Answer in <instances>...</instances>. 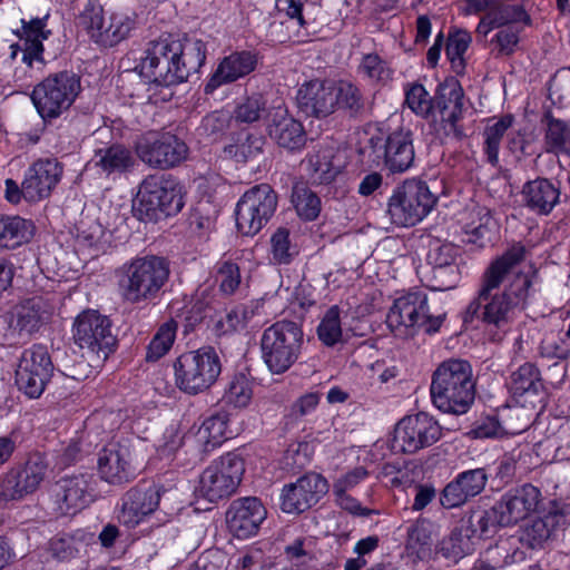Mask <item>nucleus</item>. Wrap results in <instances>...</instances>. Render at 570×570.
<instances>
[{
  "instance_id": "1",
  "label": "nucleus",
  "mask_w": 570,
  "mask_h": 570,
  "mask_svg": "<svg viewBox=\"0 0 570 570\" xmlns=\"http://www.w3.org/2000/svg\"><path fill=\"white\" fill-rule=\"evenodd\" d=\"M181 52L178 40L161 39L151 42L141 55L135 70L147 81L150 102L170 100L173 87L188 79Z\"/></svg>"
},
{
  "instance_id": "2",
  "label": "nucleus",
  "mask_w": 570,
  "mask_h": 570,
  "mask_svg": "<svg viewBox=\"0 0 570 570\" xmlns=\"http://www.w3.org/2000/svg\"><path fill=\"white\" fill-rule=\"evenodd\" d=\"M169 277L165 259L157 256L134 258L117 271L118 293L128 304L154 301Z\"/></svg>"
},
{
  "instance_id": "3",
  "label": "nucleus",
  "mask_w": 570,
  "mask_h": 570,
  "mask_svg": "<svg viewBox=\"0 0 570 570\" xmlns=\"http://www.w3.org/2000/svg\"><path fill=\"white\" fill-rule=\"evenodd\" d=\"M431 396L434 405L448 413H465L474 400L472 367L469 362L450 358L433 374Z\"/></svg>"
},
{
  "instance_id": "4",
  "label": "nucleus",
  "mask_w": 570,
  "mask_h": 570,
  "mask_svg": "<svg viewBox=\"0 0 570 570\" xmlns=\"http://www.w3.org/2000/svg\"><path fill=\"white\" fill-rule=\"evenodd\" d=\"M262 360L272 374L287 372L301 357L304 332L293 321H277L261 336Z\"/></svg>"
},
{
  "instance_id": "5",
  "label": "nucleus",
  "mask_w": 570,
  "mask_h": 570,
  "mask_svg": "<svg viewBox=\"0 0 570 570\" xmlns=\"http://www.w3.org/2000/svg\"><path fill=\"white\" fill-rule=\"evenodd\" d=\"M444 317L430 315L428 295L421 291H413L393 302L386 316V324L396 337L409 338L420 328L429 334L439 332Z\"/></svg>"
},
{
  "instance_id": "6",
  "label": "nucleus",
  "mask_w": 570,
  "mask_h": 570,
  "mask_svg": "<svg viewBox=\"0 0 570 570\" xmlns=\"http://www.w3.org/2000/svg\"><path fill=\"white\" fill-rule=\"evenodd\" d=\"M358 90L348 82L311 80L297 90L298 107L307 115L325 117L337 107L353 108L358 102Z\"/></svg>"
},
{
  "instance_id": "7",
  "label": "nucleus",
  "mask_w": 570,
  "mask_h": 570,
  "mask_svg": "<svg viewBox=\"0 0 570 570\" xmlns=\"http://www.w3.org/2000/svg\"><path fill=\"white\" fill-rule=\"evenodd\" d=\"M436 202V196L424 181L409 179L394 189L389 199L387 213L394 225L414 226L433 210Z\"/></svg>"
},
{
  "instance_id": "8",
  "label": "nucleus",
  "mask_w": 570,
  "mask_h": 570,
  "mask_svg": "<svg viewBox=\"0 0 570 570\" xmlns=\"http://www.w3.org/2000/svg\"><path fill=\"white\" fill-rule=\"evenodd\" d=\"M134 206L142 218L158 219L180 212L184 202L174 181L163 175H151L140 184Z\"/></svg>"
},
{
  "instance_id": "9",
  "label": "nucleus",
  "mask_w": 570,
  "mask_h": 570,
  "mask_svg": "<svg viewBox=\"0 0 570 570\" xmlns=\"http://www.w3.org/2000/svg\"><path fill=\"white\" fill-rule=\"evenodd\" d=\"M80 88V79L75 73L59 72L38 83L31 99L42 119H55L69 109Z\"/></svg>"
},
{
  "instance_id": "10",
  "label": "nucleus",
  "mask_w": 570,
  "mask_h": 570,
  "mask_svg": "<svg viewBox=\"0 0 570 570\" xmlns=\"http://www.w3.org/2000/svg\"><path fill=\"white\" fill-rule=\"evenodd\" d=\"M177 386L198 393L214 384L220 374V362L212 348H199L180 355L174 364Z\"/></svg>"
},
{
  "instance_id": "11",
  "label": "nucleus",
  "mask_w": 570,
  "mask_h": 570,
  "mask_svg": "<svg viewBox=\"0 0 570 570\" xmlns=\"http://www.w3.org/2000/svg\"><path fill=\"white\" fill-rule=\"evenodd\" d=\"M244 471V461L238 455H222L203 471L195 492L209 502L226 499L238 488Z\"/></svg>"
},
{
  "instance_id": "12",
  "label": "nucleus",
  "mask_w": 570,
  "mask_h": 570,
  "mask_svg": "<svg viewBox=\"0 0 570 570\" xmlns=\"http://www.w3.org/2000/svg\"><path fill=\"white\" fill-rule=\"evenodd\" d=\"M277 207V195L267 184L256 185L238 199L235 216L239 233L256 235L273 217Z\"/></svg>"
},
{
  "instance_id": "13",
  "label": "nucleus",
  "mask_w": 570,
  "mask_h": 570,
  "mask_svg": "<svg viewBox=\"0 0 570 570\" xmlns=\"http://www.w3.org/2000/svg\"><path fill=\"white\" fill-rule=\"evenodd\" d=\"M442 436L440 424L428 413L407 415L394 429L391 448L394 452L415 453L431 446Z\"/></svg>"
},
{
  "instance_id": "14",
  "label": "nucleus",
  "mask_w": 570,
  "mask_h": 570,
  "mask_svg": "<svg viewBox=\"0 0 570 570\" xmlns=\"http://www.w3.org/2000/svg\"><path fill=\"white\" fill-rule=\"evenodd\" d=\"M73 340L79 348L98 360H105L116 342L108 318L91 309L75 320Z\"/></svg>"
},
{
  "instance_id": "15",
  "label": "nucleus",
  "mask_w": 570,
  "mask_h": 570,
  "mask_svg": "<svg viewBox=\"0 0 570 570\" xmlns=\"http://www.w3.org/2000/svg\"><path fill=\"white\" fill-rule=\"evenodd\" d=\"M52 362L47 348L33 345L26 350L16 370V383L30 399H38L52 374Z\"/></svg>"
},
{
  "instance_id": "16",
  "label": "nucleus",
  "mask_w": 570,
  "mask_h": 570,
  "mask_svg": "<svg viewBox=\"0 0 570 570\" xmlns=\"http://www.w3.org/2000/svg\"><path fill=\"white\" fill-rule=\"evenodd\" d=\"M187 146L169 132H148L136 145L138 157L150 167L166 169L187 157Z\"/></svg>"
},
{
  "instance_id": "17",
  "label": "nucleus",
  "mask_w": 570,
  "mask_h": 570,
  "mask_svg": "<svg viewBox=\"0 0 570 570\" xmlns=\"http://www.w3.org/2000/svg\"><path fill=\"white\" fill-rule=\"evenodd\" d=\"M47 472L46 455L39 452L30 454L22 468L6 474L0 484V497L6 501H13L36 492Z\"/></svg>"
},
{
  "instance_id": "18",
  "label": "nucleus",
  "mask_w": 570,
  "mask_h": 570,
  "mask_svg": "<svg viewBox=\"0 0 570 570\" xmlns=\"http://www.w3.org/2000/svg\"><path fill=\"white\" fill-rule=\"evenodd\" d=\"M370 144L376 158L383 159L391 173H404L413 164L412 134L406 128H399L386 138L374 136L370 139Z\"/></svg>"
},
{
  "instance_id": "19",
  "label": "nucleus",
  "mask_w": 570,
  "mask_h": 570,
  "mask_svg": "<svg viewBox=\"0 0 570 570\" xmlns=\"http://www.w3.org/2000/svg\"><path fill=\"white\" fill-rule=\"evenodd\" d=\"M327 480L318 473H306L284 485L281 507L286 513H301L316 504L328 492Z\"/></svg>"
},
{
  "instance_id": "20",
  "label": "nucleus",
  "mask_w": 570,
  "mask_h": 570,
  "mask_svg": "<svg viewBox=\"0 0 570 570\" xmlns=\"http://www.w3.org/2000/svg\"><path fill=\"white\" fill-rule=\"evenodd\" d=\"M461 261L462 250L452 243H444L432 247L428 255V263L431 267V288L434 291L454 288L461 279Z\"/></svg>"
},
{
  "instance_id": "21",
  "label": "nucleus",
  "mask_w": 570,
  "mask_h": 570,
  "mask_svg": "<svg viewBox=\"0 0 570 570\" xmlns=\"http://www.w3.org/2000/svg\"><path fill=\"white\" fill-rule=\"evenodd\" d=\"M62 165L55 158L35 161L26 171L22 181L23 198L39 202L47 198L62 177Z\"/></svg>"
},
{
  "instance_id": "22",
  "label": "nucleus",
  "mask_w": 570,
  "mask_h": 570,
  "mask_svg": "<svg viewBox=\"0 0 570 570\" xmlns=\"http://www.w3.org/2000/svg\"><path fill=\"white\" fill-rule=\"evenodd\" d=\"M98 472L101 479L111 484L128 482L135 476L131 450L126 442L108 443L99 453Z\"/></svg>"
},
{
  "instance_id": "23",
  "label": "nucleus",
  "mask_w": 570,
  "mask_h": 570,
  "mask_svg": "<svg viewBox=\"0 0 570 570\" xmlns=\"http://www.w3.org/2000/svg\"><path fill=\"white\" fill-rule=\"evenodd\" d=\"M267 511L257 498L247 497L235 500L226 513L229 531L238 539L255 535Z\"/></svg>"
},
{
  "instance_id": "24",
  "label": "nucleus",
  "mask_w": 570,
  "mask_h": 570,
  "mask_svg": "<svg viewBox=\"0 0 570 570\" xmlns=\"http://www.w3.org/2000/svg\"><path fill=\"white\" fill-rule=\"evenodd\" d=\"M266 129L269 137L283 148L295 150L305 145L306 137L302 124L289 115L283 105L267 111Z\"/></svg>"
},
{
  "instance_id": "25",
  "label": "nucleus",
  "mask_w": 570,
  "mask_h": 570,
  "mask_svg": "<svg viewBox=\"0 0 570 570\" xmlns=\"http://www.w3.org/2000/svg\"><path fill=\"white\" fill-rule=\"evenodd\" d=\"M470 309L485 326L499 324V258L492 261L483 276L479 295Z\"/></svg>"
},
{
  "instance_id": "26",
  "label": "nucleus",
  "mask_w": 570,
  "mask_h": 570,
  "mask_svg": "<svg viewBox=\"0 0 570 570\" xmlns=\"http://www.w3.org/2000/svg\"><path fill=\"white\" fill-rule=\"evenodd\" d=\"M434 107L440 114L445 135L461 136L456 122L462 115L463 89L455 78H448L439 85Z\"/></svg>"
},
{
  "instance_id": "27",
  "label": "nucleus",
  "mask_w": 570,
  "mask_h": 570,
  "mask_svg": "<svg viewBox=\"0 0 570 570\" xmlns=\"http://www.w3.org/2000/svg\"><path fill=\"white\" fill-rule=\"evenodd\" d=\"M46 23L42 19H33L29 22L22 21L21 31L18 32L20 43L11 46L12 56L17 55V50L22 51V62L30 68L42 70L43 60V40L49 37V31L45 29Z\"/></svg>"
},
{
  "instance_id": "28",
  "label": "nucleus",
  "mask_w": 570,
  "mask_h": 570,
  "mask_svg": "<svg viewBox=\"0 0 570 570\" xmlns=\"http://www.w3.org/2000/svg\"><path fill=\"white\" fill-rule=\"evenodd\" d=\"M56 508L61 514H76L90 501L88 483L83 475L60 479L53 489Z\"/></svg>"
},
{
  "instance_id": "29",
  "label": "nucleus",
  "mask_w": 570,
  "mask_h": 570,
  "mask_svg": "<svg viewBox=\"0 0 570 570\" xmlns=\"http://www.w3.org/2000/svg\"><path fill=\"white\" fill-rule=\"evenodd\" d=\"M256 63V56L248 51L230 53L218 63L205 86V91L212 94L218 87L247 76L255 69Z\"/></svg>"
},
{
  "instance_id": "30",
  "label": "nucleus",
  "mask_w": 570,
  "mask_h": 570,
  "mask_svg": "<svg viewBox=\"0 0 570 570\" xmlns=\"http://www.w3.org/2000/svg\"><path fill=\"white\" fill-rule=\"evenodd\" d=\"M539 497L540 491L532 484H523L507 492L501 504V527L525 519L537 508Z\"/></svg>"
},
{
  "instance_id": "31",
  "label": "nucleus",
  "mask_w": 570,
  "mask_h": 570,
  "mask_svg": "<svg viewBox=\"0 0 570 570\" xmlns=\"http://www.w3.org/2000/svg\"><path fill=\"white\" fill-rule=\"evenodd\" d=\"M158 504L159 494L155 489L129 491L124 499L118 519L127 528H135L144 522L158 508Z\"/></svg>"
},
{
  "instance_id": "32",
  "label": "nucleus",
  "mask_w": 570,
  "mask_h": 570,
  "mask_svg": "<svg viewBox=\"0 0 570 570\" xmlns=\"http://www.w3.org/2000/svg\"><path fill=\"white\" fill-rule=\"evenodd\" d=\"M52 305L42 297H32L18 304L10 316V327L19 333L30 334L48 320Z\"/></svg>"
},
{
  "instance_id": "33",
  "label": "nucleus",
  "mask_w": 570,
  "mask_h": 570,
  "mask_svg": "<svg viewBox=\"0 0 570 570\" xmlns=\"http://www.w3.org/2000/svg\"><path fill=\"white\" fill-rule=\"evenodd\" d=\"M229 417L225 412H218L206 417L196 431L187 436V441L209 452L220 446L232 434L228 429Z\"/></svg>"
},
{
  "instance_id": "34",
  "label": "nucleus",
  "mask_w": 570,
  "mask_h": 570,
  "mask_svg": "<svg viewBox=\"0 0 570 570\" xmlns=\"http://www.w3.org/2000/svg\"><path fill=\"white\" fill-rule=\"evenodd\" d=\"M504 292L501 294V321L509 318L505 316L509 312L512 314L521 312L525 301L528 288L530 287L529 275L522 272H503Z\"/></svg>"
},
{
  "instance_id": "35",
  "label": "nucleus",
  "mask_w": 570,
  "mask_h": 570,
  "mask_svg": "<svg viewBox=\"0 0 570 570\" xmlns=\"http://www.w3.org/2000/svg\"><path fill=\"white\" fill-rule=\"evenodd\" d=\"M525 205L538 214H549L559 202L560 191L550 180L540 178L522 187Z\"/></svg>"
},
{
  "instance_id": "36",
  "label": "nucleus",
  "mask_w": 570,
  "mask_h": 570,
  "mask_svg": "<svg viewBox=\"0 0 570 570\" xmlns=\"http://www.w3.org/2000/svg\"><path fill=\"white\" fill-rule=\"evenodd\" d=\"M90 164L106 176L121 175L135 165V158L129 149L121 145H112L96 150Z\"/></svg>"
},
{
  "instance_id": "37",
  "label": "nucleus",
  "mask_w": 570,
  "mask_h": 570,
  "mask_svg": "<svg viewBox=\"0 0 570 570\" xmlns=\"http://www.w3.org/2000/svg\"><path fill=\"white\" fill-rule=\"evenodd\" d=\"M35 230L31 220L20 216H0V249H16L28 244Z\"/></svg>"
},
{
  "instance_id": "38",
  "label": "nucleus",
  "mask_w": 570,
  "mask_h": 570,
  "mask_svg": "<svg viewBox=\"0 0 570 570\" xmlns=\"http://www.w3.org/2000/svg\"><path fill=\"white\" fill-rule=\"evenodd\" d=\"M347 312L338 305L328 307L322 315L316 328L318 340L327 347L335 346L348 336L350 328L344 323Z\"/></svg>"
},
{
  "instance_id": "39",
  "label": "nucleus",
  "mask_w": 570,
  "mask_h": 570,
  "mask_svg": "<svg viewBox=\"0 0 570 570\" xmlns=\"http://www.w3.org/2000/svg\"><path fill=\"white\" fill-rule=\"evenodd\" d=\"M264 138L249 130H240L232 136L225 145L223 154L226 158L237 163H247L256 159L263 151Z\"/></svg>"
},
{
  "instance_id": "40",
  "label": "nucleus",
  "mask_w": 570,
  "mask_h": 570,
  "mask_svg": "<svg viewBox=\"0 0 570 570\" xmlns=\"http://www.w3.org/2000/svg\"><path fill=\"white\" fill-rule=\"evenodd\" d=\"M435 527L428 520H419L407 532L406 550L419 560L429 559L432 554V539Z\"/></svg>"
},
{
  "instance_id": "41",
  "label": "nucleus",
  "mask_w": 570,
  "mask_h": 570,
  "mask_svg": "<svg viewBox=\"0 0 570 570\" xmlns=\"http://www.w3.org/2000/svg\"><path fill=\"white\" fill-rule=\"evenodd\" d=\"M79 26L82 27L90 38L102 46L105 40L99 32L105 33L109 30L108 12L104 11L102 6L98 1H88L78 18Z\"/></svg>"
},
{
  "instance_id": "42",
  "label": "nucleus",
  "mask_w": 570,
  "mask_h": 570,
  "mask_svg": "<svg viewBox=\"0 0 570 570\" xmlns=\"http://www.w3.org/2000/svg\"><path fill=\"white\" fill-rule=\"evenodd\" d=\"M464 10L468 14L484 13L476 28L478 36L484 40L499 28V0H466Z\"/></svg>"
},
{
  "instance_id": "43",
  "label": "nucleus",
  "mask_w": 570,
  "mask_h": 570,
  "mask_svg": "<svg viewBox=\"0 0 570 570\" xmlns=\"http://www.w3.org/2000/svg\"><path fill=\"white\" fill-rule=\"evenodd\" d=\"M508 389L514 396L537 395L542 389L538 368L531 363H524L512 372Z\"/></svg>"
},
{
  "instance_id": "44",
  "label": "nucleus",
  "mask_w": 570,
  "mask_h": 570,
  "mask_svg": "<svg viewBox=\"0 0 570 570\" xmlns=\"http://www.w3.org/2000/svg\"><path fill=\"white\" fill-rule=\"evenodd\" d=\"M557 524V514L548 513L542 518L534 519L523 529L520 541L531 549L541 548L550 539Z\"/></svg>"
},
{
  "instance_id": "45",
  "label": "nucleus",
  "mask_w": 570,
  "mask_h": 570,
  "mask_svg": "<svg viewBox=\"0 0 570 570\" xmlns=\"http://www.w3.org/2000/svg\"><path fill=\"white\" fill-rule=\"evenodd\" d=\"M299 253V249L291 238V233L285 227H278L269 239V257L274 264L287 265Z\"/></svg>"
},
{
  "instance_id": "46",
  "label": "nucleus",
  "mask_w": 570,
  "mask_h": 570,
  "mask_svg": "<svg viewBox=\"0 0 570 570\" xmlns=\"http://www.w3.org/2000/svg\"><path fill=\"white\" fill-rule=\"evenodd\" d=\"M306 166L311 179L318 184L331 183L340 173V166L334 164L333 153L330 149L311 155Z\"/></svg>"
},
{
  "instance_id": "47",
  "label": "nucleus",
  "mask_w": 570,
  "mask_h": 570,
  "mask_svg": "<svg viewBox=\"0 0 570 570\" xmlns=\"http://www.w3.org/2000/svg\"><path fill=\"white\" fill-rule=\"evenodd\" d=\"M92 538L94 534L77 530L72 534H63L52 539L49 548L53 557L66 560L75 557Z\"/></svg>"
},
{
  "instance_id": "48",
  "label": "nucleus",
  "mask_w": 570,
  "mask_h": 570,
  "mask_svg": "<svg viewBox=\"0 0 570 570\" xmlns=\"http://www.w3.org/2000/svg\"><path fill=\"white\" fill-rule=\"evenodd\" d=\"M177 333V324L170 320L159 326L147 346L146 360L155 362L165 356L171 348Z\"/></svg>"
},
{
  "instance_id": "49",
  "label": "nucleus",
  "mask_w": 570,
  "mask_h": 570,
  "mask_svg": "<svg viewBox=\"0 0 570 570\" xmlns=\"http://www.w3.org/2000/svg\"><path fill=\"white\" fill-rule=\"evenodd\" d=\"M253 382L245 374H236L228 383L223 400L235 409H244L253 399Z\"/></svg>"
},
{
  "instance_id": "50",
  "label": "nucleus",
  "mask_w": 570,
  "mask_h": 570,
  "mask_svg": "<svg viewBox=\"0 0 570 570\" xmlns=\"http://www.w3.org/2000/svg\"><path fill=\"white\" fill-rule=\"evenodd\" d=\"M479 224L474 222L464 226V242L485 246L491 240L492 228L497 225L495 218L485 208L478 212Z\"/></svg>"
},
{
  "instance_id": "51",
  "label": "nucleus",
  "mask_w": 570,
  "mask_h": 570,
  "mask_svg": "<svg viewBox=\"0 0 570 570\" xmlns=\"http://www.w3.org/2000/svg\"><path fill=\"white\" fill-rule=\"evenodd\" d=\"M547 150L570 158V126L564 121L552 119L546 131Z\"/></svg>"
},
{
  "instance_id": "52",
  "label": "nucleus",
  "mask_w": 570,
  "mask_h": 570,
  "mask_svg": "<svg viewBox=\"0 0 570 570\" xmlns=\"http://www.w3.org/2000/svg\"><path fill=\"white\" fill-rule=\"evenodd\" d=\"M530 424L529 411L524 405L501 406V434H520Z\"/></svg>"
},
{
  "instance_id": "53",
  "label": "nucleus",
  "mask_w": 570,
  "mask_h": 570,
  "mask_svg": "<svg viewBox=\"0 0 570 570\" xmlns=\"http://www.w3.org/2000/svg\"><path fill=\"white\" fill-rule=\"evenodd\" d=\"M472 41L471 35L465 30H455L449 33L446 43V57L451 62V67L455 72L464 69V55Z\"/></svg>"
},
{
  "instance_id": "54",
  "label": "nucleus",
  "mask_w": 570,
  "mask_h": 570,
  "mask_svg": "<svg viewBox=\"0 0 570 570\" xmlns=\"http://www.w3.org/2000/svg\"><path fill=\"white\" fill-rule=\"evenodd\" d=\"M292 203L297 215L305 220L315 219L321 212V200L317 195L304 186H295Z\"/></svg>"
},
{
  "instance_id": "55",
  "label": "nucleus",
  "mask_w": 570,
  "mask_h": 570,
  "mask_svg": "<svg viewBox=\"0 0 570 570\" xmlns=\"http://www.w3.org/2000/svg\"><path fill=\"white\" fill-rule=\"evenodd\" d=\"M108 23L109 30L99 32V36L104 35L101 38L108 47L126 39L134 27V20L122 11H108Z\"/></svg>"
},
{
  "instance_id": "56",
  "label": "nucleus",
  "mask_w": 570,
  "mask_h": 570,
  "mask_svg": "<svg viewBox=\"0 0 570 570\" xmlns=\"http://www.w3.org/2000/svg\"><path fill=\"white\" fill-rule=\"evenodd\" d=\"M405 102L414 114L421 117H429L435 110L430 94L421 83H411L405 88Z\"/></svg>"
},
{
  "instance_id": "57",
  "label": "nucleus",
  "mask_w": 570,
  "mask_h": 570,
  "mask_svg": "<svg viewBox=\"0 0 570 570\" xmlns=\"http://www.w3.org/2000/svg\"><path fill=\"white\" fill-rule=\"evenodd\" d=\"M181 49V60L186 66L187 75L191 71H197L206 60V45L198 38H186L183 42L179 41Z\"/></svg>"
},
{
  "instance_id": "58",
  "label": "nucleus",
  "mask_w": 570,
  "mask_h": 570,
  "mask_svg": "<svg viewBox=\"0 0 570 570\" xmlns=\"http://www.w3.org/2000/svg\"><path fill=\"white\" fill-rule=\"evenodd\" d=\"M216 281L225 294H232L237 289L240 284V273L232 257L224 256L217 263Z\"/></svg>"
},
{
  "instance_id": "59",
  "label": "nucleus",
  "mask_w": 570,
  "mask_h": 570,
  "mask_svg": "<svg viewBox=\"0 0 570 570\" xmlns=\"http://www.w3.org/2000/svg\"><path fill=\"white\" fill-rule=\"evenodd\" d=\"M439 552L448 560L456 562L470 552V540L459 531H453L443 539Z\"/></svg>"
},
{
  "instance_id": "60",
  "label": "nucleus",
  "mask_w": 570,
  "mask_h": 570,
  "mask_svg": "<svg viewBox=\"0 0 570 570\" xmlns=\"http://www.w3.org/2000/svg\"><path fill=\"white\" fill-rule=\"evenodd\" d=\"M265 101L261 96H252L240 101L235 110L234 117L240 122H254L265 114Z\"/></svg>"
},
{
  "instance_id": "61",
  "label": "nucleus",
  "mask_w": 570,
  "mask_h": 570,
  "mask_svg": "<svg viewBox=\"0 0 570 570\" xmlns=\"http://www.w3.org/2000/svg\"><path fill=\"white\" fill-rule=\"evenodd\" d=\"M249 320V313L243 306L235 307L218 320L216 331L219 334H228L245 327Z\"/></svg>"
},
{
  "instance_id": "62",
  "label": "nucleus",
  "mask_w": 570,
  "mask_h": 570,
  "mask_svg": "<svg viewBox=\"0 0 570 570\" xmlns=\"http://www.w3.org/2000/svg\"><path fill=\"white\" fill-rule=\"evenodd\" d=\"M361 70L370 79L384 81L391 77V71L386 63L377 55H367L363 58Z\"/></svg>"
},
{
  "instance_id": "63",
  "label": "nucleus",
  "mask_w": 570,
  "mask_h": 570,
  "mask_svg": "<svg viewBox=\"0 0 570 570\" xmlns=\"http://www.w3.org/2000/svg\"><path fill=\"white\" fill-rule=\"evenodd\" d=\"M471 498L456 478L450 482L442 492L441 503L444 508L460 507Z\"/></svg>"
},
{
  "instance_id": "64",
  "label": "nucleus",
  "mask_w": 570,
  "mask_h": 570,
  "mask_svg": "<svg viewBox=\"0 0 570 570\" xmlns=\"http://www.w3.org/2000/svg\"><path fill=\"white\" fill-rule=\"evenodd\" d=\"M458 479L470 497L479 494L487 482V475L482 469L462 472Z\"/></svg>"
}]
</instances>
